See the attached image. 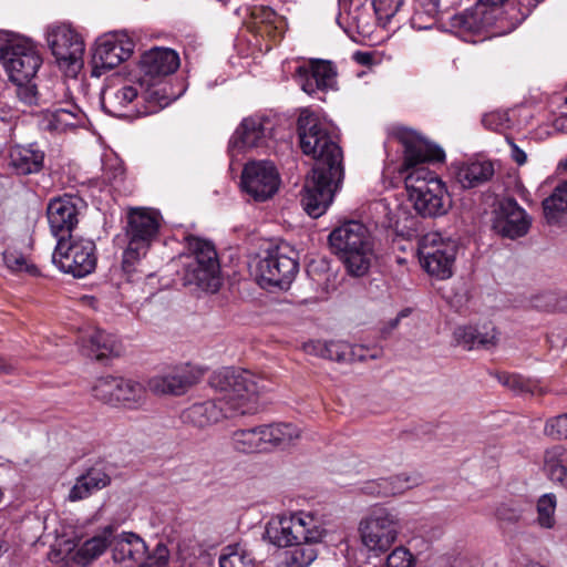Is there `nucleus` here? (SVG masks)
<instances>
[{
	"label": "nucleus",
	"instance_id": "nucleus-9",
	"mask_svg": "<svg viewBox=\"0 0 567 567\" xmlns=\"http://www.w3.org/2000/svg\"><path fill=\"white\" fill-rule=\"evenodd\" d=\"M358 530L362 546L374 557H380L395 543L401 522L396 514L377 508L360 520Z\"/></svg>",
	"mask_w": 567,
	"mask_h": 567
},
{
	"label": "nucleus",
	"instance_id": "nucleus-1",
	"mask_svg": "<svg viewBox=\"0 0 567 567\" xmlns=\"http://www.w3.org/2000/svg\"><path fill=\"white\" fill-rule=\"evenodd\" d=\"M398 136L404 146L400 172L404 176L409 200L423 217L445 215L452 207L447 188L435 173L423 166L424 163L443 162L444 151L408 128L401 130Z\"/></svg>",
	"mask_w": 567,
	"mask_h": 567
},
{
	"label": "nucleus",
	"instance_id": "nucleus-21",
	"mask_svg": "<svg viewBox=\"0 0 567 567\" xmlns=\"http://www.w3.org/2000/svg\"><path fill=\"white\" fill-rule=\"evenodd\" d=\"M206 264L204 261H183L185 286H194L200 290L216 292L220 285V265L214 259V254L207 249Z\"/></svg>",
	"mask_w": 567,
	"mask_h": 567
},
{
	"label": "nucleus",
	"instance_id": "nucleus-3",
	"mask_svg": "<svg viewBox=\"0 0 567 567\" xmlns=\"http://www.w3.org/2000/svg\"><path fill=\"white\" fill-rule=\"evenodd\" d=\"M298 134L303 154L315 159L313 168L327 169L340 176L343 154L332 125L315 112L303 109L298 117Z\"/></svg>",
	"mask_w": 567,
	"mask_h": 567
},
{
	"label": "nucleus",
	"instance_id": "nucleus-33",
	"mask_svg": "<svg viewBox=\"0 0 567 567\" xmlns=\"http://www.w3.org/2000/svg\"><path fill=\"white\" fill-rule=\"evenodd\" d=\"M267 451L285 447L300 437V430L291 423L262 425Z\"/></svg>",
	"mask_w": 567,
	"mask_h": 567
},
{
	"label": "nucleus",
	"instance_id": "nucleus-5",
	"mask_svg": "<svg viewBox=\"0 0 567 567\" xmlns=\"http://www.w3.org/2000/svg\"><path fill=\"white\" fill-rule=\"evenodd\" d=\"M527 13L517 14L512 0H476L473 8L452 18V27L462 34L480 33L489 28L505 32L516 28Z\"/></svg>",
	"mask_w": 567,
	"mask_h": 567
},
{
	"label": "nucleus",
	"instance_id": "nucleus-60",
	"mask_svg": "<svg viewBox=\"0 0 567 567\" xmlns=\"http://www.w3.org/2000/svg\"><path fill=\"white\" fill-rule=\"evenodd\" d=\"M496 516L502 520L516 522L520 517V512L516 508L502 505L497 508Z\"/></svg>",
	"mask_w": 567,
	"mask_h": 567
},
{
	"label": "nucleus",
	"instance_id": "nucleus-62",
	"mask_svg": "<svg viewBox=\"0 0 567 567\" xmlns=\"http://www.w3.org/2000/svg\"><path fill=\"white\" fill-rule=\"evenodd\" d=\"M10 547V534L9 528L0 526V556L9 550Z\"/></svg>",
	"mask_w": 567,
	"mask_h": 567
},
{
	"label": "nucleus",
	"instance_id": "nucleus-16",
	"mask_svg": "<svg viewBox=\"0 0 567 567\" xmlns=\"http://www.w3.org/2000/svg\"><path fill=\"white\" fill-rule=\"evenodd\" d=\"M280 176L269 161H254L245 165L241 173L243 190L255 202L270 199L279 189Z\"/></svg>",
	"mask_w": 567,
	"mask_h": 567
},
{
	"label": "nucleus",
	"instance_id": "nucleus-22",
	"mask_svg": "<svg viewBox=\"0 0 567 567\" xmlns=\"http://www.w3.org/2000/svg\"><path fill=\"white\" fill-rule=\"evenodd\" d=\"M140 97L136 85L106 87L101 94V104L114 117H134L142 113L137 109Z\"/></svg>",
	"mask_w": 567,
	"mask_h": 567
},
{
	"label": "nucleus",
	"instance_id": "nucleus-24",
	"mask_svg": "<svg viewBox=\"0 0 567 567\" xmlns=\"http://www.w3.org/2000/svg\"><path fill=\"white\" fill-rule=\"evenodd\" d=\"M111 547L114 561L123 564L125 567L140 566L147 554L145 542L137 534L131 532L120 534L113 532Z\"/></svg>",
	"mask_w": 567,
	"mask_h": 567
},
{
	"label": "nucleus",
	"instance_id": "nucleus-46",
	"mask_svg": "<svg viewBox=\"0 0 567 567\" xmlns=\"http://www.w3.org/2000/svg\"><path fill=\"white\" fill-rule=\"evenodd\" d=\"M404 0H372V9L377 22L385 27L395 16Z\"/></svg>",
	"mask_w": 567,
	"mask_h": 567
},
{
	"label": "nucleus",
	"instance_id": "nucleus-39",
	"mask_svg": "<svg viewBox=\"0 0 567 567\" xmlns=\"http://www.w3.org/2000/svg\"><path fill=\"white\" fill-rule=\"evenodd\" d=\"M147 389L155 395H174L177 389V370L175 367L162 371L147 381Z\"/></svg>",
	"mask_w": 567,
	"mask_h": 567
},
{
	"label": "nucleus",
	"instance_id": "nucleus-64",
	"mask_svg": "<svg viewBox=\"0 0 567 567\" xmlns=\"http://www.w3.org/2000/svg\"><path fill=\"white\" fill-rule=\"evenodd\" d=\"M260 18L262 22L274 23L276 19V12L270 8H261L260 9Z\"/></svg>",
	"mask_w": 567,
	"mask_h": 567
},
{
	"label": "nucleus",
	"instance_id": "nucleus-10",
	"mask_svg": "<svg viewBox=\"0 0 567 567\" xmlns=\"http://www.w3.org/2000/svg\"><path fill=\"white\" fill-rule=\"evenodd\" d=\"M95 251L93 240L72 236L56 241L52 260L63 272L83 278L93 272L96 267Z\"/></svg>",
	"mask_w": 567,
	"mask_h": 567
},
{
	"label": "nucleus",
	"instance_id": "nucleus-4",
	"mask_svg": "<svg viewBox=\"0 0 567 567\" xmlns=\"http://www.w3.org/2000/svg\"><path fill=\"white\" fill-rule=\"evenodd\" d=\"M328 241L352 277L367 275L377 258L373 236L359 220H348L336 227Z\"/></svg>",
	"mask_w": 567,
	"mask_h": 567
},
{
	"label": "nucleus",
	"instance_id": "nucleus-37",
	"mask_svg": "<svg viewBox=\"0 0 567 567\" xmlns=\"http://www.w3.org/2000/svg\"><path fill=\"white\" fill-rule=\"evenodd\" d=\"M542 205L546 220L557 223L567 213V179L559 183Z\"/></svg>",
	"mask_w": 567,
	"mask_h": 567
},
{
	"label": "nucleus",
	"instance_id": "nucleus-30",
	"mask_svg": "<svg viewBox=\"0 0 567 567\" xmlns=\"http://www.w3.org/2000/svg\"><path fill=\"white\" fill-rule=\"evenodd\" d=\"M454 339L466 350L489 349L497 342V332L494 327H484L482 331L472 326H463L454 330Z\"/></svg>",
	"mask_w": 567,
	"mask_h": 567
},
{
	"label": "nucleus",
	"instance_id": "nucleus-36",
	"mask_svg": "<svg viewBox=\"0 0 567 567\" xmlns=\"http://www.w3.org/2000/svg\"><path fill=\"white\" fill-rule=\"evenodd\" d=\"M117 385L116 404L128 409H137L145 404L146 389L142 383L118 378Z\"/></svg>",
	"mask_w": 567,
	"mask_h": 567
},
{
	"label": "nucleus",
	"instance_id": "nucleus-43",
	"mask_svg": "<svg viewBox=\"0 0 567 567\" xmlns=\"http://www.w3.org/2000/svg\"><path fill=\"white\" fill-rule=\"evenodd\" d=\"M118 378L103 377L96 380L92 388L93 395L104 403L116 404Z\"/></svg>",
	"mask_w": 567,
	"mask_h": 567
},
{
	"label": "nucleus",
	"instance_id": "nucleus-49",
	"mask_svg": "<svg viewBox=\"0 0 567 567\" xmlns=\"http://www.w3.org/2000/svg\"><path fill=\"white\" fill-rule=\"evenodd\" d=\"M204 375V369L195 363L186 362L179 365V391L198 383Z\"/></svg>",
	"mask_w": 567,
	"mask_h": 567
},
{
	"label": "nucleus",
	"instance_id": "nucleus-29",
	"mask_svg": "<svg viewBox=\"0 0 567 567\" xmlns=\"http://www.w3.org/2000/svg\"><path fill=\"white\" fill-rule=\"evenodd\" d=\"M111 477L107 473L100 468H89L79 476L75 484L70 489L68 499L78 502L87 498L93 493L109 486Z\"/></svg>",
	"mask_w": 567,
	"mask_h": 567
},
{
	"label": "nucleus",
	"instance_id": "nucleus-42",
	"mask_svg": "<svg viewBox=\"0 0 567 567\" xmlns=\"http://www.w3.org/2000/svg\"><path fill=\"white\" fill-rule=\"evenodd\" d=\"M142 97L150 104L148 110L144 111L143 113H152L155 112L157 107H166L175 100V96L169 94L166 86L161 83L153 84L151 87H148Z\"/></svg>",
	"mask_w": 567,
	"mask_h": 567
},
{
	"label": "nucleus",
	"instance_id": "nucleus-28",
	"mask_svg": "<svg viewBox=\"0 0 567 567\" xmlns=\"http://www.w3.org/2000/svg\"><path fill=\"white\" fill-rule=\"evenodd\" d=\"M82 348L87 357L103 360L111 355H118L122 347L118 339L104 330L95 329L87 338H83Z\"/></svg>",
	"mask_w": 567,
	"mask_h": 567
},
{
	"label": "nucleus",
	"instance_id": "nucleus-15",
	"mask_svg": "<svg viewBox=\"0 0 567 567\" xmlns=\"http://www.w3.org/2000/svg\"><path fill=\"white\" fill-rule=\"evenodd\" d=\"M135 49L133 39L125 31H113L101 35L93 53L94 74L101 75L131 58Z\"/></svg>",
	"mask_w": 567,
	"mask_h": 567
},
{
	"label": "nucleus",
	"instance_id": "nucleus-17",
	"mask_svg": "<svg viewBox=\"0 0 567 567\" xmlns=\"http://www.w3.org/2000/svg\"><path fill=\"white\" fill-rule=\"evenodd\" d=\"M85 202L78 195L65 194L50 199L47 217L51 234L56 240L72 237L79 224V216L85 208Z\"/></svg>",
	"mask_w": 567,
	"mask_h": 567
},
{
	"label": "nucleus",
	"instance_id": "nucleus-61",
	"mask_svg": "<svg viewBox=\"0 0 567 567\" xmlns=\"http://www.w3.org/2000/svg\"><path fill=\"white\" fill-rule=\"evenodd\" d=\"M509 146L513 161L517 165H524L527 162L526 153L512 141L509 142Z\"/></svg>",
	"mask_w": 567,
	"mask_h": 567
},
{
	"label": "nucleus",
	"instance_id": "nucleus-32",
	"mask_svg": "<svg viewBox=\"0 0 567 567\" xmlns=\"http://www.w3.org/2000/svg\"><path fill=\"white\" fill-rule=\"evenodd\" d=\"M544 470L548 477L567 488V450L553 446L544 453Z\"/></svg>",
	"mask_w": 567,
	"mask_h": 567
},
{
	"label": "nucleus",
	"instance_id": "nucleus-23",
	"mask_svg": "<svg viewBox=\"0 0 567 567\" xmlns=\"http://www.w3.org/2000/svg\"><path fill=\"white\" fill-rule=\"evenodd\" d=\"M296 76L302 91L309 95L333 89L337 83V72L329 61L312 60L308 65L299 66Z\"/></svg>",
	"mask_w": 567,
	"mask_h": 567
},
{
	"label": "nucleus",
	"instance_id": "nucleus-8",
	"mask_svg": "<svg viewBox=\"0 0 567 567\" xmlns=\"http://www.w3.org/2000/svg\"><path fill=\"white\" fill-rule=\"evenodd\" d=\"M299 270L298 254L288 244L268 248L258 259L255 275L264 289H287Z\"/></svg>",
	"mask_w": 567,
	"mask_h": 567
},
{
	"label": "nucleus",
	"instance_id": "nucleus-59",
	"mask_svg": "<svg viewBox=\"0 0 567 567\" xmlns=\"http://www.w3.org/2000/svg\"><path fill=\"white\" fill-rule=\"evenodd\" d=\"M327 341L311 340L302 344V350L310 355L323 358L326 357Z\"/></svg>",
	"mask_w": 567,
	"mask_h": 567
},
{
	"label": "nucleus",
	"instance_id": "nucleus-55",
	"mask_svg": "<svg viewBox=\"0 0 567 567\" xmlns=\"http://www.w3.org/2000/svg\"><path fill=\"white\" fill-rule=\"evenodd\" d=\"M16 85V94L22 103H24L25 105L38 104V91L35 85L32 84L31 81Z\"/></svg>",
	"mask_w": 567,
	"mask_h": 567
},
{
	"label": "nucleus",
	"instance_id": "nucleus-48",
	"mask_svg": "<svg viewBox=\"0 0 567 567\" xmlns=\"http://www.w3.org/2000/svg\"><path fill=\"white\" fill-rule=\"evenodd\" d=\"M544 435L555 441H567V412L546 420Z\"/></svg>",
	"mask_w": 567,
	"mask_h": 567
},
{
	"label": "nucleus",
	"instance_id": "nucleus-35",
	"mask_svg": "<svg viewBox=\"0 0 567 567\" xmlns=\"http://www.w3.org/2000/svg\"><path fill=\"white\" fill-rule=\"evenodd\" d=\"M231 443L235 450L243 453L267 451L262 425L235 431L231 435Z\"/></svg>",
	"mask_w": 567,
	"mask_h": 567
},
{
	"label": "nucleus",
	"instance_id": "nucleus-63",
	"mask_svg": "<svg viewBox=\"0 0 567 567\" xmlns=\"http://www.w3.org/2000/svg\"><path fill=\"white\" fill-rule=\"evenodd\" d=\"M439 0H427L424 13H426L432 20H434L435 16L439 13Z\"/></svg>",
	"mask_w": 567,
	"mask_h": 567
},
{
	"label": "nucleus",
	"instance_id": "nucleus-11",
	"mask_svg": "<svg viewBox=\"0 0 567 567\" xmlns=\"http://www.w3.org/2000/svg\"><path fill=\"white\" fill-rule=\"evenodd\" d=\"M457 254V243L431 231L422 236L419 244V257L423 268L437 279H447L453 275Z\"/></svg>",
	"mask_w": 567,
	"mask_h": 567
},
{
	"label": "nucleus",
	"instance_id": "nucleus-47",
	"mask_svg": "<svg viewBox=\"0 0 567 567\" xmlns=\"http://www.w3.org/2000/svg\"><path fill=\"white\" fill-rule=\"evenodd\" d=\"M482 124L489 131L504 132L513 126L514 121L509 111L496 110L484 114Z\"/></svg>",
	"mask_w": 567,
	"mask_h": 567
},
{
	"label": "nucleus",
	"instance_id": "nucleus-12",
	"mask_svg": "<svg viewBox=\"0 0 567 567\" xmlns=\"http://www.w3.org/2000/svg\"><path fill=\"white\" fill-rule=\"evenodd\" d=\"M343 177V169H340V176H334L327 169L312 168L306 179L301 198L302 206L309 216L318 218L326 213L340 189Z\"/></svg>",
	"mask_w": 567,
	"mask_h": 567
},
{
	"label": "nucleus",
	"instance_id": "nucleus-20",
	"mask_svg": "<svg viewBox=\"0 0 567 567\" xmlns=\"http://www.w3.org/2000/svg\"><path fill=\"white\" fill-rule=\"evenodd\" d=\"M494 229L504 237L515 239L527 234L530 218L514 198H504L495 210Z\"/></svg>",
	"mask_w": 567,
	"mask_h": 567
},
{
	"label": "nucleus",
	"instance_id": "nucleus-45",
	"mask_svg": "<svg viewBox=\"0 0 567 567\" xmlns=\"http://www.w3.org/2000/svg\"><path fill=\"white\" fill-rule=\"evenodd\" d=\"M386 482L385 495L392 496L396 494H402L405 491L416 486L420 482L417 475H410L406 473H401L398 475H393L390 477H384Z\"/></svg>",
	"mask_w": 567,
	"mask_h": 567
},
{
	"label": "nucleus",
	"instance_id": "nucleus-41",
	"mask_svg": "<svg viewBox=\"0 0 567 567\" xmlns=\"http://www.w3.org/2000/svg\"><path fill=\"white\" fill-rule=\"evenodd\" d=\"M184 261H204L206 264V250L209 249L214 254V259H218L215 245L205 238L197 236L185 237Z\"/></svg>",
	"mask_w": 567,
	"mask_h": 567
},
{
	"label": "nucleus",
	"instance_id": "nucleus-7",
	"mask_svg": "<svg viewBox=\"0 0 567 567\" xmlns=\"http://www.w3.org/2000/svg\"><path fill=\"white\" fill-rule=\"evenodd\" d=\"M326 534L321 517L302 511L272 519L266 527L267 538L278 547H288L307 540L321 542Z\"/></svg>",
	"mask_w": 567,
	"mask_h": 567
},
{
	"label": "nucleus",
	"instance_id": "nucleus-18",
	"mask_svg": "<svg viewBox=\"0 0 567 567\" xmlns=\"http://www.w3.org/2000/svg\"><path fill=\"white\" fill-rule=\"evenodd\" d=\"M339 10L337 22L350 37L370 35L378 23L368 0H339Z\"/></svg>",
	"mask_w": 567,
	"mask_h": 567
},
{
	"label": "nucleus",
	"instance_id": "nucleus-13",
	"mask_svg": "<svg viewBox=\"0 0 567 567\" xmlns=\"http://www.w3.org/2000/svg\"><path fill=\"white\" fill-rule=\"evenodd\" d=\"M0 62L11 82L25 83L37 74L42 59L33 42L19 39L0 49Z\"/></svg>",
	"mask_w": 567,
	"mask_h": 567
},
{
	"label": "nucleus",
	"instance_id": "nucleus-51",
	"mask_svg": "<svg viewBox=\"0 0 567 567\" xmlns=\"http://www.w3.org/2000/svg\"><path fill=\"white\" fill-rule=\"evenodd\" d=\"M202 554V547L198 542H194L185 548L179 547V567H200L198 557Z\"/></svg>",
	"mask_w": 567,
	"mask_h": 567
},
{
	"label": "nucleus",
	"instance_id": "nucleus-57",
	"mask_svg": "<svg viewBox=\"0 0 567 567\" xmlns=\"http://www.w3.org/2000/svg\"><path fill=\"white\" fill-rule=\"evenodd\" d=\"M481 560L478 557L468 554L460 553L454 556L450 561V567H481Z\"/></svg>",
	"mask_w": 567,
	"mask_h": 567
},
{
	"label": "nucleus",
	"instance_id": "nucleus-56",
	"mask_svg": "<svg viewBox=\"0 0 567 567\" xmlns=\"http://www.w3.org/2000/svg\"><path fill=\"white\" fill-rule=\"evenodd\" d=\"M168 565V550L165 546L158 545L154 556H147L144 561L140 563L138 567H167Z\"/></svg>",
	"mask_w": 567,
	"mask_h": 567
},
{
	"label": "nucleus",
	"instance_id": "nucleus-6",
	"mask_svg": "<svg viewBox=\"0 0 567 567\" xmlns=\"http://www.w3.org/2000/svg\"><path fill=\"white\" fill-rule=\"evenodd\" d=\"M158 230L159 220L155 212L147 208L128 210L124 227L126 247L122 255V268L125 272L135 270L136 265L146 256Z\"/></svg>",
	"mask_w": 567,
	"mask_h": 567
},
{
	"label": "nucleus",
	"instance_id": "nucleus-2",
	"mask_svg": "<svg viewBox=\"0 0 567 567\" xmlns=\"http://www.w3.org/2000/svg\"><path fill=\"white\" fill-rule=\"evenodd\" d=\"M209 384L217 396L185 409L182 415L184 422L205 427L225 419L256 411L260 386L254 373L235 368H223L213 373Z\"/></svg>",
	"mask_w": 567,
	"mask_h": 567
},
{
	"label": "nucleus",
	"instance_id": "nucleus-53",
	"mask_svg": "<svg viewBox=\"0 0 567 567\" xmlns=\"http://www.w3.org/2000/svg\"><path fill=\"white\" fill-rule=\"evenodd\" d=\"M3 260L7 267L12 271L32 272L33 270H35L33 266L28 265L27 258L21 254L6 251L3 254Z\"/></svg>",
	"mask_w": 567,
	"mask_h": 567
},
{
	"label": "nucleus",
	"instance_id": "nucleus-58",
	"mask_svg": "<svg viewBox=\"0 0 567 567\" xmlns=\"http://www.w3.org/2000/svg\"><path fill=\"white\" fill-rule=\"evenodd\" d=\"M385 487L386 482L385 478L382 477L367 482L362 487V491L369 495L386 497Z\"/></svg>",
	"mask_w": 567,
	"mask_h": 567
},
{
	"label": "nucleus",
	"instance_id": "nucleus-14",
	"mask_svg": "<svg viewBox=\"0 0 567 567\" xmlns=\"http://www.w3.org/2000/svg\"><path fill=\"white\" fill-rule=\"evenodd\" d=\"M47 41L60 68L76 74L82 68L84 41L70 24L53 25L48 29Z\"/></svg>",
	"mask_w": 567,
	"mask_h": 567
},
{
	"label": "nucleus",
	"instance_id": "nucleus-44",
	"mask_svg": "<svg viewBox=\"0 0 567 567\" xmlns=\"http://www.w3.org/2000/svg\"><path fill=\"white\" fill-rule=\"evenodd\" d=\"M556 496L551 493L544 494L537 502V523L544 528L555 525Z\"/></svg>",
	"mask_w": 567,
	"mask_h": 567
},
{
	"label": "nucleus",
	"instance_id": "nucleus-25",
	"mask_svg": "<svg viewBox=\"0 0 567 567\" xmlns=\"http://www.w3.org/2000/svg\"><path fill=\"white\" fill-rule=\"evenodd\" d=\"M455 181L464 189L478 187L494 175V165L488 159H468L452 164Z\"/></svg>",
	"mask_w": 567,
	"mask_h": 567
},
{
	"label": "nucleus",
	"instance_id": "nucleus-31",
	"mask_svg": "<svg viewBox=\"0 0 567 567\" xmlns=\"http://www.w3.org/2000/svg\"><path fill=\"white\" fill-rule=\"evenodd\" d=\"M319 542H302L286 547L281 553L278 567H309L318 557Z\"/></svg>",
	"mask_w": 567,
	"mask_h": 567
},
{
	"label": "nucleus",
	"instance_id": "nucleus-52",
	"mask_svg": "<svg viewBox=\"0 0 567 567\" xmlns=\"http://www.w3.org/2000/svg\"><path fill=\"white\" fill-rule=\"evenodd\" d=\"M76 114L74 112L60 107L52 112L50 125L55 130H63L68 126H74Z\"/></svg>",
	"mask_w": 567,
	"mask_h": 567
},
{
	"label": "nucleus",
	"instance_id": "nucleus-54",
	"mask_svg": "<svg viewBox=\"0 0 567 567\" xmlns=\"http://www.w3.org/2000/svg\"><path fill=\"white\" fill-rule=\"evenodd\" d=\"M125 168L117 159L106 161L103 165L104 178L111 184H117L123 181Z\"/></svg>",
	"mask_w": 567,
	"mask_h": 567
},
{
	"label": "nucleus",
	"instance_id": "nucleus-40",
	"mask_svg": "<svg viewBox=\"0 0 567 567\" xmlns=\"http://www.w3.org/2000/svg\"><path fill=\"white\" fill-rule=\"evenodd\" d=\"M220 567H255L251 554L241 545L234 544L224 548L219 557Z\"/></svg>",
	"mask_w": 567,
	"mask_h": 567
},
{
	"label": "nucleus",
	"instance_id": "nucleus-34",
	"mask_svg": "<svg viewBox=\"0 0 567 567\" xmlns=\"http://www.w3.org/2000/svg\"><path fill=\"white\" fill-rule=\"evenodd\" d=\"M116 528L109 525L103 528L102 533L85 540L76 550L79 563L87 564L89 561L101 556L105 549L111 546V536Z\"/></svg>",
	"mask_w": 567,
	"mask_h": 567
},
{
	"label": "nucleus",
	"instance_id": "nucleus-50",
	"mask_svg": "<svg viewBox=\"0 0 567 567\" xmlns=\"http://www.w3.org/2000/svg\"><path fill=\"white\" fill-rule=\"evenodd\" d=\"M385 567H415V558L408 548L399 546L389 554Z\"/></svg>",
	"mask_w": 567,
	"mask_h": 567
},
{
	"label": "nucleus",
	"instance_id": "nucleus-19",
	"mask_svg": "<svg viewBox=\"0 0 567 567\" xmlns=\"http://www.w3.org/2000/svg\"><path fill=\"white\" fill-rule=\"evenodd\" d=\"M274 131L272 121L262 115H252L241 121L229 141L233 150H245L265 146L271 138Z\"/></svg>",
	"mask_w": 567,
	"mask_h": 567
},
{
	"label": "nucleus",
	"instance_id": "nucleus-26",
	"mask_svg": "<svg viewBox=\"0 0 567 567\" xmlns=\"http://www.w3.org/2000/svg\"><path fill=\"white\" fill-rule=\"evenodd\" d=\"M44 152L35 143L13 145L9 150V166L17 175L38 174L44 166Z\"/></svg>",
	"mask_w": 567,
	"mask_h": 567
},
{
	"label": "nucleus",
	"instance_id": "nucleus-27",
	"mask_svg": "<svg viewBox=\"0 0 567 567\" xmlns=\"http://www.w3.org/2000/svg\"><path fill=\"white\" fill-rule=\"evenodd\" d=\"M140 68L151 78L166 76L177 69V53L168 48H152L141 56Z\"/></svg>",
	"mask_w": 567,
	"mask_h": 567
},
{
	"label": "nucleus",
	"instance_id": "nucleus-38",
	"mask_svg": "<svg viewBox=\"0 0 567 567\" xmlns=\"http://www.w3.org/2000/svg\"><path fill=\"white\" fill-rule=\"evenodd\" d=\"M327 350L324 359L337 362H352L354 360H363V348L351 346L344 341H327Z\"/></svg>",
	"mask_w": 567,
	"mask_h": 567
}]
</instances>
